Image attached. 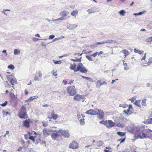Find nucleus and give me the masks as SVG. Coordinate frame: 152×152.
<instances>
[{
	"mask_svg": "<svg viewBox=\"0 0 152 152\" xmlns=\"http://www.w3.org/2000/svg\"><path fill=\"white\" fill-rule=\"evenodd\" d=\"M75 59H71V61L74 62H79L78 64L77 67V65L75 63L73 64H70V66H69V68L71 70H73L75 72H77L79 71L80 72L85 74H86L88 72V70L85 67L83 64L81 62L82 59V57L80 56L79 58H77L75 57Z\"/></svg>",
	"mask_w": 152,
	"mask_h": 152,
	"instance_id": "nucleus-1",
	"label": "nucleus"
},
{
	"mask_svg": "<svg viewBox=\"0 0 152 152\" xmlns=\"http://www.w3.org/2000/svg\"><path fill=\"white\" fill-rule=\"evenodd\" d=\"M140 128L138 126H133L131 129L134 135V137L136 138H139L141 139H143L144 138L141 137L142 136H144V130L141 131Z\"/></svg>",
	"mask_w": 152,
	"mask_h": 152,
	"instance_id": "nucleus-2",
	"label": "nucleus"
},
{
	"mask_svg": "<svg viewBox=\"0 0 152 152\" xmlns=\"http://www.w3.org/2000/svg\"><path fill=\"white\" fill-rule=\"evenodd\" d=\"M18 116L20 118L26 119L28 118V116L27 113L26 107L22 106L19 110Z\"/></svg>",
	"mask_w": 152,
	"mask_h": 152,
	"instance_id": "nucleus-3",
	"label": "nucleus"
},
{
	"mask_svg": "<svg viewBox=\"0 0 152 152\" xmlns=\"http://www.w3.org/2000/svg\"><path fill=\"white\" fill-rule=\"evenodd\" d=\"M100 124H103L106 126V127L109 128H110L115 126V123L111 120L100 121H99Z\"/></svg>",
	"mask_w": 152,
	"mask_h": 152,
	"instance_id": "nucleus-4",
	"label": "nucleus"
},
{
	"mask_svg": "<svg viewBox=\"0 0 152 152\" xmlns=\"http://www.w3.org/2000/svg\"><path fill=\"white\" fill-rule=\"evenodd\" d=\"M66 91L71 96H74L77 94V91L74 85L68 86L66 88Z\"/></svg>",
	"mask_w": 152,
	"mask_h": 152,
	"instance_id": "nucleus-5",
	"label": "nucleus"
},
{
	"mask_svg": "<svg viewBox=\"0 0 152 152\" xmlns=\"http://www.w3.org/2000/svg\"><path fill=\"white\" fill-rule=\"evenodd\" d=\"M54 132L52 134L51 137L54 140H58L61 139L62 137L60 134L59 130H55Z\"/></svg>",
	"mask_w": 152,
	"mask_h": 152,
	"instance_id": "nucleus-6",
	"label": "nucleus"
},
{
	"mask_svg": "<svg viewBox=\"0 0 152 152\" xmlns=\"http://www.w3.org/2000/svg\"><path fill=\"white\" fill-rule=\"evenodd\" d=\"M96 115H97V117L99 120L103 119L104 117V113L103 111L100 109H97Z\"/></svg>",
	"mask_w": 152,
	"mask_h": 152,
	"instance_id": "nucleus-7",
	"label": "nucleus"
},
{
	"mask_svg": "<svg viewBox=\"0 0 152 152\" xmlns=\"http://www.w3.org/2000/svg\"><path fill=\"white\" fill-rule=\"evenodd\" d=\"M60 134L61 135L65 137L69 138L70 136L69 131L68 130L59 129Z\"/></svg>",
	"mask_w": 152,
	"mask_h": 152,
	"instance_id": "nucleus-8",
	"label": "nucleus"
},
{
	"mask_svg": "<svg viewBox=\"0 0 152 152\" xmlns=\"http://www.w3.org/2000/svg\"><path fill=\"white\" fill-rule=\"evenodd\" d=\"M128 107V109L127 110H124L123 112L124 114L128 115L133 113V108L132 105L131 104L129 105Z\"/></svg>",
	"mask_w": 152,
	"mask_h": 152,
	"instance_id": "nucleus-9",
	"label": "nucleus"
},
{
	"mask_svg": "<svg viewBox=\"0 0 152 152\" xmlns=\"http://www.w3.org/2000/svg\"><path fill=\"white\" fill-rule=\"evenodd\" d=\"M32 122L31 120L28 118L23 121V125L26 128H28L30 126V124Z\"/></svg>",
	"mask_w": 152,
	"mask_h": 152,
	"instance_id": "nucleus-10",
	"label": "nucleus"
},
{
	"mask_svg": "<svg viewBox=\"0 0 152 152\" xmlns=\"http://www.w3.org/2000/svg\"><path fill=\"white\" fill-rule=\"evenodd\" d=\"M144 136H142L141 137L147 138L151 136V132H152L149 129L144 130Z\"/></svg>",
	"mask_w": 152,
	"mask_h": 152,
	"instance_id": "nucleus-11",
	"label": "nucleus"
},
{
	"mask_svg": "<svg viewBox=\"0 0 152 152\" xmlns=\"http://www.w3.org/2000/svg\"><path fill=\"white\" fill-rule=\"evenodd\" d=\"M97 108H96L94 109H91L87 111L86 113L87 114L91 115H96Z\"/></svg>",
	"mask_w": 152,
	"mask_h": 152,
	"instance_id": "nucleus-12",
	"label": "nucleus"
},
{
	"mask_svg": "<svg viewBox=\"0 0 152 152\" xmlns=\"http://www.w3.org/2000/svg\"><path fill=\"white\" fill-rule=\"evenodd\" d=\"M69 148L72 149H77L78 148V144L77 142L73 141L70 144Z\"/></svg>",
	"mask_w": 152,
	"mask_h": 152,
	"instance_id": "nucleus-13",
	"label": "nucleus"
},
{
	"mask_svg": "<svg viewBox=\"0 0 152 152\" xmlns=\"http://www.w3.org/2000/svg\"><path fill=\"white\" fill-rule=\"evenodd\" d=\"M107 84V83L104 81L101 80H98L96 83V86L97 87H99L102 85H106Z\"/></svg>",
	"mask_w": 152,
	"mask_h": 152,
	"instance_id": "nucleus-14",
	"label": "nucleus"
},
{
	"mask_svg": "<svg viewBox=\"0 0 152 152\" xmlns=\"http://www.w3.org/2000/svg\"><path fill=\"white\" fill-rule=\"evenodd\" d=\"M52 130L50 129H44L43 131L44 135L45 136H48L52 132Z\"/></svg>",
	"mask_w": 152,
	"mask_h": 152,
	"instance_id": "nucleus-15",
	"label": "nucleus"
},
{
	"mask_svg": "<svg viewBox=\"0 0 152 152\" xmlns=\"http://www.w3.org/2000/svg\"><path fill=\"white\" fill-rule=\"evenodd\" d=\"M51 117H48V118L49 119H53L54 120H56L58 118V115L55 114L54 110H53L51 112Z\"/></svg>",
	"mask_w": 152,
	"mask_h": 152,
	"instance_id": "nucleus-16",
	"label": "nucleus"
},
{
	"mask_svg": "<svg viewBox=\"0 0 152 152\" xmlns=\"http://www.w3.org/2000/svg\"><path fill=\"white\" fill-rule=\"evenodd\" d=\"M74 97V99L77 101H79L81 99H83V96L79 94L75 95Z\"/></svg>",
	"mask_w": 152,
	"mask_h": 152,
	"instance_id": "nucleus-17",
	"label": "nucleus"
},
{
	"mask_svg": "<svg viewBox=\"0 0 152 152\" xmlns=\"http://www.w3.org/2000/svg\"><path fill=\"white\" fill-rule=\"evenodd\" d=\"M113 41L111 40H108L107 41H104L102 42H97L96 43V45H99L103 44L104 43H112L113 42Z\"/></svg>",
	"mask_w": 152,
	"mask_h": 152,
	"instance_id": "nucleus-18",
	"label": "nucleus"
},
{
	"mask_svg": "<svg viewBox=\"0 0 152 152\" xmlns=\"http://www.w3.org/2000/svg\"><path fill=\"white\" fill-rule=\"evenodd\" d=\"M87 11L89 13V14L93 13L96 12V8L95 7L88 9L87 10Z\"/></svg>",
	"mask_w": 152,
	"mask_h": 152,
	"instance_id": "nucleus-19",
	"label": "nucleus"
},
{
	"mask_svg": "<svg viewBox=\"0 0 152 152\" xmlns=\"http://www.w3.org/2000/svg\"><path fill=\"white\" fill-rule=\"evenodd\" d=\"M69 14V12L66 11L64 10L61 12L60 13V14L62 17H66Z\"/></svg>",
	"mask_w": 152,
	"mask_h": 152,
	"instance_id": "nucleus-20",
	"label": "nucleus"
},
{
	"mask_svg": "<svg viewBox=\"0 0 152 152\" xmlns=\"http://www.w3.org/2000/svg\"><path fill=\"white\" fill-rule=\"evenodd\" d=\"M123 62L124 69L125 70H129V67L128 66L127 64L125 63V61L124 60H123Z\"/></svg>",
	"mask_w": 152,
	"mask_h": 152,
	"instance_id": "nucleus-21",
	"label": "nucleus"
},
{
	"mask_svg": "<svg viewBox=\"0 0 152 152\" xmlns=\"http://www.w3.org/2000/svg\"><path fill=\"white\" fill-rule=\"evenodd\" d=\"M152 63V57L150 58L148 62L144 63V66H148L150 65Z\"/></svg>",
	"mask_w": 152,
	"mask_h": 152,
	"instance_id": "nucleus-22",
	"label": "nucleus"
},
{
	"mask_svg": "<svg viewBox=\"0 0 152 152\" xmlns=\"http://www.w3.org/2000/svg\"><path fill=\"white\" fill-rule=\"evenodd\" d=\"M124 126V124L122 123H120L119 122H117L115 124L114 126H117L119 127L123 128Z\"/></svg>",
	"mask_w": 152,
	"mask_h": 152,
	"instance_id": "nucleus-23",
	"label": "nucleus"
},
{
	"mask_svg": "<svg viewBox=\"0 0 152 152\" xmlns=\"http://www.w3.org/2000/svg\"><path fill=\"white\" fill-rule=\"evenodd\" d=\"M10 82L11 84L12 85H13L14 84L17 83V80L15 78L12 79L11 80H10ZM12 87H13L14 88L13 86H12Z\"/></svg>",
	"mask_w": 152,
	"mask_h": 152,
	"instance_id": "nucleus-24",
	"label": "nucleus"
},
{
	"mask_svg": "<svg viewBox=\"0 0 152 152\" xmlns=\"http://www.w3.org/2000/svg\"><path fill=\"white\" fill-rule=\"evenodd\" d=\"M122 52L124 54V56L125 57H126L129 54V52L126 49L122 50Z\"/></svg>",
	"mask_w": 152,
	"mask_h": 152,
	"instance_id": "nucleus-25",
	"label": "nucleus"
},
{
	"mask_svg": "<svg viewBox=\"0 0 152 152\" xmlns=\"http://www.w3.org/2000/svg\"><path fill=\"white\" fill-rule=\"evenodd\" d=\"M134 104L140 108L141 107V105L140 104V100L136 101L134 103Z\"/></svg>",
	"mask_w": 152,
	"mask_h": 152,
	"instance_id": "nucleus-26",
	"label": "nucleus"
},
{
	"mask_svg": "<svg viewBox=\"0 0 152 152\" xmlns=\"http://www.w3.org/2000/svg\"><path fill=\"white\" fill-rule=\"evenodd\" d=\"M146 99H144L142 101L141 105L142 107H144L146 106Z\"/></svg>",
	"mask_w": 152,
	"mask_h": 152,
	"instance_id": "nucleus-27",
	"label": "nucleus"
},
{
	"mask_svg": "<svg viewBox=\"0 0 152 152\" xmlns=\"http://www.w3.org/2000/svg\"><path fill=\"white\" fill-rule=\"evenodd\" d=\"M134 52L136 53H138L140 54H141L143 53L144 51L142 50H139L135 48L134 49Z\"/></svg>",
	"mask_w": 152,
	"mask_h": 152,
	"instance_id": "nucleus-28",
	"label": "nucleus"
},
{
	"mask_svg": "<svg viewBox=\"0 0 152 152\" xmlns=\"http://www.w3.org/2000/svg\"><path fill=\"white\" fill-rule=\"evenodd\" d=\"M81 77L87 80H88L90 82H93L92 79L90 77H87L83 76H81Z\"/></svg>",
	"mask_w": 152,
	"mask_h": 152,
	"instance_id": "nucleus-29",
	"label": "nucleus"
},
{
	"mask_svg": "<svg viewBox=\"0 0 152 152\" xmlns=\"http://www.w3.org/2000/svg\"><path fill=\"white\" fill-rule=\"evenodd\" d=\"M128 105L127 104H119V107H122L124 108H126L127 107Z\"/></svg>",
	"mask_w": 152,
	"mask_h": 152,
	"instance_id": "nucleus-30",
	"label": "nucleus"
},
{
	"mask_svg": "<svg viewBox=\"0 0 152 152\" xmlns=\"http://www.w3.org/2000/svg\"><path fill=\"white\" fill-rule=\"evenodd\" d=\"M117 134L121 136V137H122V136H124L125 135V133H124V132H117Z\"/></svg>",
	"mask_w": 152,
	"mask_h": 152,
	"instance_id": "nucleus-31",
	"label": "nucleus"
},
{
	"mask_svg": "<svg viewBox=\"0 0 152 152\" xmlns=\"http://www.w3.org/2000/svg\"><path fill=\"white\" fill-rule=\"evenodd\" d=\"M37 98H38V96H31V97H30L29 98L28 100L29 101H32L33 100H34L35 99Z\"/></svg>",
	"mask_w": 152,
	"mask_h": 152,
	"instance_id": "nucleus-32",
	"label": "nucleus"
},
{
	"mask_svg": "<svg viewBox=\"0 0 152 152\" xmlns=\"http://www.w3.org/2000/svg\"><path fill=\"white\" fill-rule=\"evenodd\" d=\"M78 14V11L76 10L73 11L71 13V15L73 16H75Z\"/></svg>",
	"mask_w": 152,
	"mask_h": 152,
	"instance_id": "nucleus-33",
	"label": "nucleus"
},
{
	"mask_svg": "<svg viewBox=\"0 0 152 152\" xmlns=\"http://www.w3.org/2000/svg\"><path fill=\"white\" fill-rule=\"evenodd\" d=\"M36 136H30L28 138V139L29 140H31L34 142H35V138H36Z\"/></svg>",
	"mask_w": 152,
	"mask_h": 152,
	"instance_id": "nucleus-34",
	"label": "nucleus"
},
{
	"mask_svg": "<svg viewBox=\"0 0 152 152\" xmlns=\"http://www.w3.org/2000/svg\"><path fill=\"white\" fill-rule=\"evenodd\" d=\"M20 53V51L19 50L17 49H15L14 51V54L15 55L19 54Z\"/></svg>",
	"mask_w": 152,
	"mask_h": 152,
	"instance_id": "nucleus-35",
	"label": "nucleus"
},
{
	"mask_svg": "<svg viewBox=\"0 0 152 152\" xmlns=\"http://www.w3.org/2000/svg\"><path fill=\"white\" fill-rule=\"evenodd\" d=\"M84 118L80 120V124L81 125H83L85 124V122L84 121Z\"/></svg>",
	"mask_w": 152,
	"mask_h": 152,
	"instance_id": "nucleus-36",
	"label": "nucleus"
},
{
	"mask_svg": "<svg viewBox=\"0 0 152 152\" xmlns=\"http://www.w3.org/2000/svg\"><path fill=\"white\" fill-rule=\"evenodd\" d=\"M53 62L55 64H61V61L53 60Z\"/></svg>",
	"mask_w": 152,
	"mask_h": 152,
	"instance_id": "nucleus-37",
	"label": "nucleus"
},
{
	"mask_svg": "<svg viewBox=\"0 0 152 152\" xmlns=\"http://www.w3.org/2000/svg\"><path fill=\"white\" fill-rule=\"evenodd\" d=\"M136 99V96H134L132 98L129 99V100L131 101V102H134Z\"/></svg>",
	"mask_w": 152,
	"mask_h": 152,
	"instance_id": "nucleus-38",
	"label": "nucleus"
},
{
	"mask_svg": "<svg viewBox=\"0 0 152 152\" xmlns=\"http://www.w3.org/2000/svg\"><path fill=\"white\" fill-rule=\"evenodd\" d=\"M119 13L121 15L124 16V15L125 12L124 10H122L120 11Z\"/></svg>",
	"mask_w": 152,
	"mask_h": 152,
	"instance_id": "nucleus-39",
	"label": "nucleus"
},
{
	"mask_svg": "<svg viewBox=\"0 0 152 152\" xmlns=\"http://www.w3.org/2000/svg\"><path fill=\"white\" fill-rule=\"evenodd\" d=\"M36 74L37 75L39 76V77H41L42 75L40 71H38L37 72Z\"/></svg>",
	"mask_w": 152,
	"mask_h": 152,
	"instance_id": "nucleus-40",
	"label": "nucleus"
},
{
	"mask_svg": "<svg viewBox=\"0 0 152 152\" xmlns=\"http://www.w3.org/2000/svg\"><path fill=\"white\" fill-rule=\"evenodd\" d=\"M8 68L11 70H13L14 69L15 67L13 65L10 64L8 66Z\"/></svg>",
	"mask_w": 152,
	"mask_h": 152,
	"instance_id": "nucleus-41",
	"label": "nucleus"
},
{
	"mask_svg": "<svg viewBox=\"0 0 152 152\" xmlns=\"http://www.w3.org/2000/svg\"><path fill=\"white\" fill-rule=\"evenodd\" d=\"M85 51H86L85 50H83V53H75L74 54V55H78L79 56H81L83 53H84V52H85Z\"/></svg>",
	"mask_w": 152,
	"mask_h": 152,
	"instance_id": "nucleus-42",
	"label": "nucleus"
},
{
	"mask_svg": "<svg viewBox=\"0 0 152 152\" xmlns=\"http://www.w3.org/2000/svg\"><path fill=\"white\" fill-rule=\"evenodd\" d=\"M86 57L90 61H92L93 60L92 58L90 56H86Z\"/></svg>",
	"mask_w": 152,
	"mask_h": 152,
	"instance_id": "nucleus-43",
	"label": "nucleus"
},
{
	"mask_svg": "<svg viewBox=\"0 0 152 152\" xmlns=\"http://www.w3.org/2000/svg\"><path fill=\"white\" fill-rule=\"evenodd\" d=\"M7 102L6 101L3 103L1 104V105L3 107L7 105Z\"/></svg>",
	"mask_w": 152,
	"mask_h": 152,
	"instance_id": "nucleus-44",
	"label": "nucleus"
},
{
	"mask_svg": "<svg viewBox=\"0 0 152 152\" xmlns=\"http://www.w3.org/2000/svg\"><path fill=\"white\" fill-rule=\"evenodd\" d=\"M125 137L123 138V139H120L119 140H118V141H120V143H121L124 142L125 141Z\"/></svg>",
	"mask_w": 152,
	"mask_h": 152,
	"instance_id": "nucleus-45",
	"label": "nucleus"
},
{
	"mask_svg": "<svg viewBox=\"0 0 152 152\" xmlns=\"http://www.w3.org/2000/svg\"><path fill=\"white\" fill-rule=\"evenodd\" d=\"M97 55H98V52H96L93 54H92L91 56H93L94 57H95Z\"/></svg>",
	"mask_w": 152,
	"mask_h": 152,
	"instance_id": "nucleus-46",
	"label": "nucleus"
},
{
	"mask_svg": "<svg viewBox=\"0 0 152 152\" xmlns=\"http://www.w3.org/2000/svg\"><path fill=\"white\" fill-rule=\"evenodd\" d=\"M74 80H70L69 81V82L68 83V84L69 85H71L74 83Z\"/></svg>",
	"mask_w": 152,
	"mask_h": 152,
	"instance_id": "nucleus-47",
	"label": "nucleus"
},
{
	"mask_svg": "<svg viewBox=\"0 0 152 152\" xmlns=\"http://www.w3.org/2000/svg\"><path fill=\"white\" fill-rule=\"evenodd\" d=\"M55 37V36L53 35H51L49 36V39H52Z\"/></svg>",
	"mask_w": 152,
	"mask_h": 152,
	"instance_id": "nucleus-48",
	"label": "nucleus"
},
{
	"mask_svg": "<svg viewBox=\"0 0 152 152\" xmlns=\"http://www.w3.org/2000/svg\"><path fill=\"white\" fill-rule=\"evenodd\" d=\"M37 75H36V74L35 75L34 77V80L35 81L38 80L39 79L37 77Z\"/></svg>",
	"mask_w": 152,
	"mask_h": 152,
	"instance_id": "nucleus-49",
	"label": "nucleus"
},
{
	"mask_svg": "<svg viewBox=\"0 0 152 152\" xmlns=\"http://www.w3.org/2000/svg\"><path fill=\"white\" fill-rule=\"evenodd\" d=\"M65 19V18H63V17H61V18H59L56 19V20H64Z\"/></svg>",
	"mask_w": 152,
	"mask_h": 152,
	"instance_id": "nucleus-50",
	"label": "nucleus"
},
{
	"mask_svg": "<svg viewBox=\"0 0 152 152\" xmlns=\"http://www.w3.org/2000/svg\"><path fill=\"white\" fill-rule=\"evenodd\" d=\"M62 83H63L65 85H66L67 84V81L64 80H63Z\"/></svg>",
	"mask_w": 152,
	"mask_h": 152,
	"instance_id": "nucleus-51",
	"label": "nucleus"
},
{
	"mask_svg": "<svg viewBox=\"0 0 152 152\" xmlns=\"http://www.w3.org/2000/svg\"><path fill=\"white\" fill-rule=\"evenodd\" d=\"M148 122L149 123H151L152 122V118H150L148 119Z\"/></svg>",
	"mask_w": 152,
	"mask_h": 152,
	"instance_id": "nucleus-52",
	"label": "nucleus"
},
{
	"mask_svg": "<svg viewBox=\"0 0 152 152\" xmlns=\"http://www.w3.org/2000/svg\"><path fill=\"white\" fill-rule=\"evenodd\" d=\"M3 113V114L4 115H7L9 114V113L8 112L4 111Z\"/></svg>",
	"mask_w": 152,
	"mask_h": 152,
	"instance_id": "nucleus-53",
	"label": "nucleus"
},
{
	"mask_svg": "<svg viewBox=\"0 0 152 152\" xmlns=\"http://www.w3.org/2000/svg\"><path fill=\"white\" fill-rule=\"evenodd\" d=\"M10 94V96L11 97H15V95H14V94H13V93H11Z\"/></svg>",
	"mask_w": 152,
	"mask_h": 152,
	"instance_id": "nucleus-54",
	"label": "nucleus"
},
{
	"mask_svg": "<svg viewBox=\"0 0 152 152\" xmlns=\"http://www.w3.org/2000/svg\"><path fill=\"white\" fill-rule=\"evenodd\" d=\"M28 134L29 136H31V135H32L33 134L32 133V132H28Z\"/></svg>",
	"mask_w": 152,
	"mask_h": 152,
	"instance_id": "nucleus-55",
	"label": "nucleus"
},
{
	"mask_svg": "<svg viewBox=\"0 0 152 152\" xmlns=\"http://www.w3.org/2000/svg\"><path fill=\"white\" fill-rule=\"evenodd\" d=\"M39 39H38V38H34L33 39V40L34 41V42H36L38 40H39Z\"/></svg>",
	"mask_w": 152,
	"mask_h": 152,
	"instance_id": "nucleus-56",
	"label": "nucleus"
},
{
	"mask_svg": "<svg viewBox=\"0 0 152 152\" xmlns=\"http://www.w3.org/2000/svg\"><path fill=\"white\" fill-rule=\"evenodd\" d=\"M7 11H9L10 10H3L2 12L4 13L5 14H6L5 13V12Z\"/></svg>",
	"mask_w": 152,
	"mask_h": 152,
	"instance_id": "nucleus-57",
	"label": "nucleus"
},
{
	"mask_svg": "<svg viewBox=\"0 0 152 152\" xmlns=\"http://www.w3.org/2000/svg\"><path fill=\"white\" fill-rule=\"evenodd\" d=\"M103 53V52L102 51H100L99 52H98V55H99L101 54H102Z\"/></svg>",
	"mask_w": 152,
	"mask_h": 152,
	"instance_id": "nucleus-58",
	"label": "nucleus"
},
{
	"mask_svg": "<svg viewBox=\"0 0 152 152\" xmlns=\"http://www.w3.org/2000/svg\"><path fill=\"white\" fill-rule=\"evenodd\" d=\"M25 95H27L28 94V91H27L26 89H25Z\"/></svg>",
	"mask_w": 152,
	"mask_h": 152,
	"instance_id": "nucleus-59",
	"label": "nucleus"
},
{
	"mask_svg": "<svg viewBox=\"0 0 152 152\" xmlns=\"http://www.w3.org/2000/svg\"><path fill=\"white\" fill-rule=\"evenodd\" d=\"M146 53H145V54L143 57L142 58V60H145V57H146Z\"/></svg>",
	"mask_w": 152,
	"mask_h": 152,
	"instance_id": "nucleus-60",
	"label": "nucleus"
},
{
	"mask_svg": "<svg viewBox=\"0 0 152 152\" xmlns=\"http://www.w3.org/2000/svg\"><path fill=\"white\" fill-rule=\"evenodd\" d=\"M42 107H47L49 106L48 105V104H44L42 105Z\"/></svg>",
	"mask_w": 152,
	"mask_h": 152,
	"instance_id": "nucleus-61",
	"label": "nucleus"
},
{
	"mask_svg": "<svg viewBox=\"0 0 152 152\" xmlns=\"http://www.w3.org/2000/svg\"><path fill=\"white\" fill-rule=\"evenodd\" d=\"M53 74L54 76H56L57 75V74L56 72H54Z\"/></svg>",
	"mask_w": 152,
	"mask_h": 152,
	"instance_id": "nucleus-62",
	"label": "nucleus"
},
{
	"mask_svg": "<svg viewBox=\"0 0 152 152\" xmlns=\"http://www.w3.org/2000/svg\"><path fill=\"white\" fill-rule=\"evenodd\" d=\"M22 147H19L18 149V151H21V150L22 149Z\"/></svg>",
	"mask_w": 152,
	"mask_h": 152,
	"instance_id": "nucleus-63",
	"label": "nucleus"
},
{
	"mask_svg": "<svg viewBox=\"0 0 152 152\" xmlns=\"http://www.w3.org/2000/svg\"><path fill=\"white\" fill-rule=\"evenodd\" d=\"M11 76V75H8L7 76V78L9 80V79L10 78V77Z\"/></svg>",
	"mask_w": 152,
	"mask_h": 152,
	"instance_id": "nucleus-64",
	"label": "nucleus"
}]
</instances>
